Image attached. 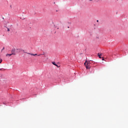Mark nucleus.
I'll return each instance as SVG.
<instances>
[{
	"label": "nucleus",
	"mask_w": 128,
	"mask_h": 128,
	"mask_svg": "<svg viewBox=\"0 0 128 128\" xmlns=\"http://www.w3.org/2000/svg\"><path fill=\"white\" fill-rule=\"evenodd\" d=\"M2 62V60L0 58V64Z\"/></svg>",
	"instance_id": "8"
},
{
	"label": "nucleus",
	"mask_w": 128,
	"mask_h": 128,
	"mask_svg": "<svg viewBox=\"0 0 128 128\" xmlns=\"http://www.w3.org/2000/svg\"><path fill=\"white\" fill-rule=\"evenodd\" d=\"M91 0H90V1H91Z\"/></svg>",
	"instance_id": "15"
},
{
	"label": "nucleus",
	"mask_w": 128,
	"mask_h": 128,
	"mask_svg": "<svg viewBox=\"0 0 128 128\" xmlns=\"http://www.w3.org/2000/svg\"><path fill=\"white\" fill-rule=\"evenodd\" d=\"M2 70V69H0V70Z\"/></svg>",
	"instance_id": "14"
},
{
	"label": "nucleus",
	"mask_w": 128,
	"mask_h": 128,
	"mask_svg": "<svg viewBox=\"0 0 128 128\" xmlns=\"http://www.w3.org/2000/svg\"><path fill=\"white\" fill-rule=\"evenodd\" d=\"M4 50V47H3V48H2V50H1V52H2L3 50Z\"/></svg>",
	"instance_id": "9"
},
{
	"label": "nucleus",
	"mask_w": 128,
	"mask_h": 128,
	"mask_svg": "<svg viewBox=\"0 0 128 128\" xmlns=\"http://www.w3.org/2000/svg\"><path fill=\"white\" fill-rule=\"evenodd\" d=\"M16 48H14L12 50H11V53H12V54L16 56Z\"/></svg>",
	"instance_id": "2"
},
{
	"label": "nucleus",
	"mask_w": 128,
	"mask_h": 128,
	"mask_svg": "<svg viewBox=\"0 0 128 128\" xmlns=\"http://www.w3.org/2000/svg\"><path fill=\"white\" fill-rule=\"evenodd\" d=\"M52 64H53L55 66L58 67V66L56 64V62H52Z\"/></svg>",
	"instance_id": "6"
},
{
	"label": "nucleus",
	"mask_w": 128,
	"mask_h": 128,
	"mask_svg": "<svg viewBox=\"0 0 128 128\" xmlns=\"http://www.w3.org/2000/svg\"><path fill=\"white\" fill-rule=\"evenodd\" d=\"M68 28H70V26H68Z\"/></svg>",
	"instance_id": "13"
},
{
	"label": "nucleus",
	"mask_w": 128,
	"mask_h": 128,
	"mask_svg": "<svg viewBox=\"0 0 128 128\" xmlns=\"http://www.w3.org/2000/svg\"><path fill=\"white\" fill-rule=\"evenodd\" d=\"M24 53H26L27 54H28L30 56H37V54H30V53H28V52H24Z\"/></svg>",
	"instance_id": "5"
},
{
	"label": "nucleus",
	"mask_w": 128,
	"mask_h": 128,
	"mask_svg": "<svg viewBox=\"0 0 128 128\" xmlns=\"http://www.w3.org/2000/svg\"><path fill=\"white\" fill-rule=\"evenodd\" d=\"M12 55H13V54H12V53L11 54H6V56H12Z\"/></svg>",
	"instance_id": "7"
},
{
	"label": "nucleus",
	"mask_w": 128,
	"mask_h": 128,
	"mask_svg": "<svg viewBox=\"0 0 128 128\" xmlns=\"http://www.w3.org/2000/svg\"><path fill=\"white\" fill-rule=\"evenodd\" d=\"M96 22H98V20H96Z\"/></svg>",
	"instance_id": "12"
},
{
	"label": "nucleus",
	"mask_w": 128,
	"mask_h": 128,
	"mask_svg": "<svg viewBox=\"0 0 128 128\" xmlns=\"http://www.w3.org/2000/svg\"><path fill=\"white\" fill-rule=\"evenodd\" d=\"M98 56L100 58H102V60H104V58L102 57V54H100L99 53L98 54Z\"/></svg>",
	"instance_id": "3"
},
{
	"label": "nucleus",
	"mask_w": 128,
	"mask_h": 128,
	"mask_svg": "<svg viewBox=\"0 0 128 128\" xmlns=\"http://www.w3.org/2000/svg\"><path fill=\"white\" fill-rule=\"evenodd\" d=\"M91 64V63L90 62V61H87L86 60V62H85L84 64L85 66H86V68L87 70H90L91 68V66H90V64Z\"/></svg>",
	"instance_id": "1"
},
{
	"label": "nucleus",
	"mask_w": 128,
	"mask_h": 128,
	"mask_svg": "<svg viewBox=\"0 0 128 128\" xmlns=\"http://www.w3.org/2000/svg\"><path fill=\"white\" fill-rule=\"evenodd\" d=\"M18 52H24V50H22L20 48H17Z\"/></svg>",
	"instance_id": "4"
},
{
	"label": "nucleus",
	"mask_w": 128,
	"mask_h": 128,
	"mask_svg": "<svg viewBox=\"0 0 128 128\" xmlns=\"http://www.w3.org/2000/svg\"><path fill=\"white\" fill-rule=\"evenodd\" d=\"M42 55V54H39L38 55V56H40Z\"/></svg>",
	"instance_id": "10"
},
{
	"label": "nucleus",
	"mask_w": 128,
	"mask_h": 128,
	"mask_svg": "<svg viewBox=\"0 0 128 128\" xmlns=\"http://www.w3.org/2000/svg\"><path fill=\"white\" fill-rule=\"evenodd\" d=\"M7 32H10V29L8 28H7Z\"/></svg>",
	"instance_id": "11"
}]
</instances>
